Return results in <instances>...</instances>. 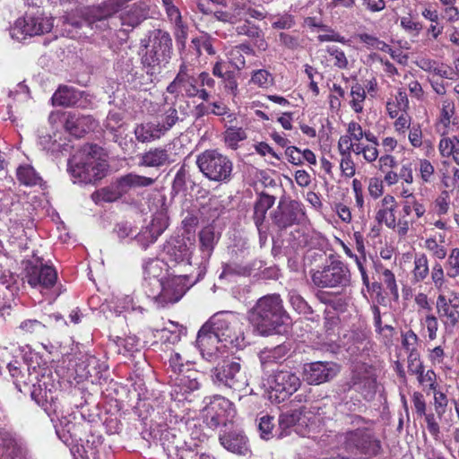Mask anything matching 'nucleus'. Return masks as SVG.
I'll use <instances>...</instances> for the list:
<instances>
[{
  "mask_svg": "<svg viewBox=\"0 0 459 459\" xmlns=\"http://www.w3.org/2000/svg\"><path fill=\"white\" fill-rule=\"evenodd\" d=\"M326 52L334 59L333 65L340 69L348 67V59L344 52L335 46L327 47Z\"/></svg>",
  "mask_w": 459,
  "mask_h": 459,
  "instance_id": "61",
  "label": "nucleus"
},
{
  "mask_svg": "<svg viewBox=\"0 0 459 459\" xmlns=\"http://www.w3.org/2000/svg\"><path fill=\"white\" fill-rule=\"evenodd\" d=\"M289 302L299 314L309 315L312 313L307 302L296 290L289 292Z\"/></svg>",
  "mask_w": 459,
  "mask_h": 459,
  "instance_id": "52",
  "label": "nucleus"
},
{
  "mask_svg": "<svg viewBox=\"0 0 459 459\" xmlns=\"http://www.w3.org/2000/svg\"><path fill=\"white\" fill-rule=\"evenodd\" d=\"M350 105L356 113H361L364 108V102L366 100L365 88L359 83H355L351 89Z\"/></svg>",
  "mask_w": 459,
  "mask_h": 459,
  "instance_id": "44",
  "label": "nucleus"
},
{
  "mask_svg": "<svg viewBox=\"0 0 459 459\" xmlns=\"http://www.w3.org/2000/svg\"><path fill=\"white\" fill-rule=\"evenodd\" d=\"M196 270V273L186 271L178 275H169L161 282H155L153 288L146 290L147 296L160 307L178 302L186 290L204 276V268L199 266Z\"/></svg>",
  "mask_w": 459,
  "mask_h": 459,
  "instance_id": "3",
  "label": "nucleus"
},
{
  "mask_svg": "<svg viewBox=\"0 0 459 459\" xmlns=\"http://www.w3.org/2000/svg\"><path fill=\"white\" fill-rule=\"evenodd\" d=\"M16 176L21 184L28 186H37L41 182V178L30 164L20 165Z\"/></svg>",
  "mask_w": 459,
  "mask_h": 459,
  "instance_id": "40",
  "label": "nucleus"
},
{
  "mask_svg": "<svg viewBox=\"0 0 459 459\" xmlns=\"http://www.w3.org/2000/svg\"><path fill=\"white\" fill-rule=\"evenodd\" d=\"M273 201L270 196L261 197L256 202L254 208V219L257 226L263 222L266 211L273 205Z\"/></svg>",
  "mask_w": 459,
  "mask_h": 459,
  "instance_id": "53",
  "label": "nucleus"
},
{
  "mask_svg": "<svg viewBox=\"0 0 459 459\" xmlns=\"http://www.w3.org/2000/svg\"><path fill=\"white\" fill-rule=\"evenodd\" d=\"M119 313L122 311H140L143 313V307L139 304V300H134V297L132 295H125L117 299V306Z\"/></svg>",
  "mask_w": 459,
  "mask_h": 459,
  "instance_id": "56",
  "label": "nucleus"
},
{
  "mask_svg": "<svg viewBox=\"0 0 459 459\" xmlns=\"http://www.w3.org/2000/svg\"><path fill=\"white\" fill-rule=\"evenodd\" d=\"M169 264L163 259H151L143 265V280L146 290L155 286V282H161L170 274L168 273Z\"/></svg>",
  "mask_w": 459,
  "mask_h": 459,
  "instance_id": "25",
  "label": "nucleus"
},
{
  "mask_svg": "<svg viewBox=\"0 0 459 459\" xmlns=\"http://www.w3.org/2000/svg\"><path fill=\"white\" fill-rule=\"evenodd\" d=\"M446 275L455 279L459 276V248H453L445 264Z\"/></svg>",
  "mask_w": 459,
  "mask_h": 459,
  "instance_id": "51",
  "label": "nucleus"
},
{
  "mask_svg": "<svg viewBox=\"0 0 459 459\" xmlns=\"http://www.w3.org/2000/svg\"><path fill=\"white\" fill-rule=\"evenodd\" d=\"M169 225V218L165 209H161L153 215L150 226L136 237L138 243L143 247H147L153 243L158 237L167 229Z\"/></svg>",
  "mask_w": 459,
  "mask_h": 459,
  "instance_id": "21",
  "label": "nucleus"
},
{
  "mask_svg": "<svg viewBox=\"0 0 459 459\" xmlns=\"http://www.w3.org/2000/svg\"><path fill=\"white\" fill-rule=\"evenodd\" d=\"M437 312L446 328H454L459 322V293L451 291L449 296L438 295Z\"/></svg>",
  "mask_w": 459,
  "mask_h": 459,
  "instance_id": "18",
  "label": "nucleus"
},
{
  "mask_svg": "<svg viewBox=\"0 0 459 459\" xmlns=\"http://www.w3.org/2000/svg\"><path fill=\"white\" fill-rule=\"evenodd\" d=\"M158 333L162 342L175 344L180 341L182 335L186 334V328L176 322L169 321L160 330H158Z\"/></svg>",
  "mask_w": 459,
  "mask_h": 459,
  "instance_id": "36",
  "label": "nucleus"
},
{
  "mask_svg": "<svg viewBox=\"0 0 459 459\" xmlns=\"http://www.w3.org/2000/svg\"><path fill=\"white\" fill-rule=\"evenodd\" d=\"M433 393V406L437 417L441 419L446 411L448 406V397L446 394L442 392L440 389L436 388L432 391Z\"/></svg>",
  "mask_w": 459,
  "mask_h": 459,
  "instance_id": "50",
  "label": "nucleus"
},
{
  "mask_svg": "<svg viewBox=\"0 0 459 459\" xmlns=\"http://www.w3.org/2000/svg\"><path fill=\"white\" fill-rule=\"evenodd\" d=\"M98 126L97 121L90 115H77L69 113L65 123V130L75 138L93 131Z\"/></svg>",
  "mask_w": 459,
  "mask_h": 459,
  "instance_id": "26",
  "label": "nucleus"
},
{
  "mask_svg": "<svg viewBox=\"0 0 459 459\" xmlns=\"http://www.w3.org/2000/svg\"><path fill=\"white\" fill-rule=\"evenodd\" d=\"M236 411L233 403L221 395L209 398L203 409L204 421L211 429H216L220 425H226L235 417Z\"/></svg>",
  "mask_w": 459,
  "mask_h": 459,
  "instance_id": "12",
  "label": "nucleus"
},
{
  "mask_svg": "<svg viewBox=\"0 0 459 459\" xmlns=\"http://www.w3.org/2000/svg\"><path fill=\"white\" fill-rule=\"evenodd\" d=\"M311 278L319 288L345 287L350 284L351 272L344 263L334 260L322 270L314 272Z\"/></svg>",
  "mask_w": 459,
  "mask_h": 459,
  "instance_id": "11",
  "label": "nucleus"
},
{
  "mask_svg": "<svg viewBox=\"0 0 459 459\" xmlns=\"http://www.w3.org/2000/svg\"><path fill=\"white\" fill-rule=\"evenodd\" d=\"M273 221L281 228L303 223L306 219L304 206L298 201L281 202L273 212Z\"/></svg>",
  "mask_w": 459,
  "mask_h": 459,
  "instance_id": "15",
  "label": "nucleus"
},
{
  "mask_svg": "<svg viewBox=\"0 0 459 459\" xmlns=\"http://www.w3.org/2000/svg\"><path fill=\"white\" fill-rule=\"evenodd\" d=\"M425 248L429 251L435 257L444 259L446 255V250L444 246L437 243L435 238H428L425 241Z\"/></svg>",
  "mask_w": 459,
  "mask_h": 459,
  "instance_id": "63",
  "label": "nucleus"
},
{
  "mask_svg": "<svg viewBox=\"0 0 459 459\" xmlns=\"http://www.w3.org/2000/svg\"><path fill=\"white\" fill-rule=\"evenodd\" d=\"M354 145H345V149H343V145H338L342 158L340 163V168L344 176L351 178L355 174V166L353 161L350 159V157L345 156V152H349Z\"/></svg>",
  "mask_w": 459,
  "mask_h": 459,
  "instance_id": "58",
  "label": "nucleus"
},
{
  "mask_svg": "<svg viewBox=\"0 0 459 459\" xmlns=\"http://www.w3.org/2000/svg\"><path fill=\"white\" fill-rule=\"evenodd\" d=\"M339 372V367L333 362L316 361L304 364L303 379L308 385H316L333 379Z\"/></svg>",
  "mask_w": 459,
  "mask_h": 459,
  "instance_id": "17",
  "label": "nucleus"
},
{
  "mask_svg": "<svg viewBox=\"0 0 459 459\" xmlns=\"http://www.w3.org/2000/svg\"><path fill=\"white\" fill-rule=\"evenodd\" d=\"M248 320L260 335L280 333L279 328L290 322L280 295L272 294L259 299L248 313Z\"/></svg>",
  "mask_w": 459,
  "mask_h": 459,
  "instance_id": "2",
  "label": "nucleus"
},
{
  "mask_svg": "<svg viewBox=\"0 0 459 459\" xmlns=\"http://www.w3.org/2000/svg\"><path fill=\"white\" fill-rule=\"evenodd\" d=\"M191 48L194 49L196 58L202 55L203 50L211 56L215 55L216 53L212 46V39L208 35H203L193 39L191 41Z\"/></svg>",
  "mask_w": 459,
  "mask_h": 459,
  "instance_id": "46",
  "label": "nucleus"
},
{
  "mask_svg": "<svg viewBox=\"0 0 459 459\" xmlns=\"http://www.w3.org/2000/svg\"><path fill=\"white\" fill-rule=\"evenodd\" d=\"M421 325L424 329H426L427 335L429 340L433 341L437 338L438 321L434 315H427L423 319H421Z\"/></svg>",
  "mask_w": 459,
  "mask_h": 459,
  "instance_id": "60",
  "label": "nucleus"
},
{
  "mask_svg": "<svg viewBox=\"0 0 459 459\" xmlns=\"http://www.w3.org/2000/svg\"><path fill=\"white\" fill-rule=\"evenodd\" d=\"M221 343L219 336L206 323L198 331L196 345L202 357L206 360H213L219 354L229 350L227 347H222Z\"/></svg>",
  "mask_w": 459,
  "mask_h": 459,
  "instance_id": "16",
  "label": "nucleus"
},
{
  "mask_svg": "<svg viewBox=\"0 0 459 459\" xmlns=\"http://www.w3.org/2000/svg\"><path fill=\"white\" fill-rule=\"evenodd\" d=\"M254 51L249 45L241 44L232 48L228 53L227 57L230 64L238 70H241L246 65L245 55H253Z\"/></svg>",
  "mask_w": 459,
  "mask_h": 459,
  "instance_id": "37",
  "label": "nucleus"
},
{
  "mask_svg": "<svg viewBox=\"0 0 459 459\" xmlns=\"http://www.w3.org/2000/svg\"><path fill=\"white\" fill-rule=\"evenodd\" d=\"M195 243L190 238L186 239L184 238H172L164 246V259H167L168 264L171 263L175 266L184 268V270H178L179 273L186 271L196 273L197 265L195 264V261H192Z\"/></svg>",
  "mask_w": 459,
  "mask_h": 459,
  "instance_id": "8",
  "label": "nucleus"
},
{
  "mask_svg": "<svg viewBox=\"0 0 459 459\" xmlns=\"http://www.w3.org/2000/svg\"><path fill=\"white\" fill-rule=\"evenodd\" d=\"M27 371L28 381L24 383L32 385L31 398L46 411L51 410L57 399V388L49 374H47V368L29 365Z\"/></svg>",
  "mask_w": 459,
  "mask_h": 459,
  "instance_id": "5",
  "label": "nucleus"
},
{
  "mask_svg": "<svg viewBox=\"0 0 459 459\" xmlns=\"http://www.w3.org/2000/svg\"><path fill=\"white\" fill-rule=\"evenodd\" d=\"M181 92L188 98H194L197 94V79L194 76L193 69L190 65L183 62L178 73Z\"/></svg>",
  "mask_w": 459,
  "mask_h": 459,
  "instance_id": "30",
  "label": "nucleus"
},
{
  "mask_svg": "<svg viewBox=\"0 0 459 459\" xmlns=\"http://www.w3.org/2000/svg\"><path fill=\"white\" fill-rule=\"evenodd\" d=\"M169 160L167 151L162 147H153L140 156V166L160 167Z\"/></svg>",
  "mask_w": 459,
  "mask_h": 459,
  "instance_id": "35",
  "label": "nucleus"
},
{
  "mask_svg": "<svg viewBox=\"0 0 459 459\" xmlns=\"http://www.w3.org/2000/svg\"><path fill=\"white\" fill-rule=\"evenodd\" d=\"M108 169L106 154L100 145H82L68 162L74 182L92 184L101 179Z\"/></svg>",
  "mask_w": 459,
  "mask_h": 459,
  "instance_id": "1",
  "label": "nucleus"
},
{
  "mask_svg": "<svg viewBox=\"0 0 459 459\" xmlns=\"http://www.w3.org/2000/svg\"><path fill=\"white\" fill-rule=\"evenodd\" d=\"M53 28L52 18L42 13L26 14L16 20L10 29V35L17 41H22L28 37H33L49 32Z\"/></svg>",
  "mask_w": 459,
  "mask_h": 459,
  "instance_id": "9",
  "label": "nucleus"
},
{
  "mask_svg": "<svg viewBox=\"0 0 459 459\" xmlns=\"http://www.w3.org/2000/svg\"><path fill=\"white\" fill-rule=\"evenodd\" d=\"M200 373L195 369L187 368L183 372L176 376H170V382L173 386V391L179 394L185 395L199 389L200 387Z\"/></svg>",
  "mask_w": 459,
  "mask_h": 459,
  "instance_id": "24",
  "label": "nucleus"
},
{
  "mask_svg": "<svg viewBox=\"0 0 459 459\" xmlns=\"http://www.w3.org/2000/svg\"><path fill=\"white\" fill-rule=\"evenodd\" d=\"M418 341L417 334L411 330L402 333V345L409 353L417 352Z\"/></svg>",
  "mask_w": 459,
  "mask_h": 459,
  "instance_id": "62",
  "label": "nucleus"
},
{
  "mask_svg": "<svg viewBox=\"0 0 459 459\" xmlns=\"http://www.w3.org/2000/svg\"><path fill=\"white\" fill-rule=\"evenodd\" d=\"M289 348L285 344L278 345L271 349H264L260 353V361L262 364L269 362H277L282 359L288 353Z\"/></svg>",
  "mask_w": 459,
  "mask_h": 459,
  "instance_id": "43",
  "label": "nucleus"
},
{
  "mask_svg": "<svg viewBox=\"0 0 459 459\" xmlns=\"http://www.w3.org/2000/svg\"><path fill=\"white\" fill-rule=\"evenodd\" d=\"M136 139L142 143L158 140L162 134V128L159 125L146 123L138 126L134 129Z\"/></svg>",
  "mask_w": 459,
  "mask_h": 459,
  "instance_id": "38",
  "label": "nucleus"
},
{
  "mask_svg": "<svg viewBox=\"0 0 459 459\" xmlns=\"http://www.w3.org/2000/svg\"><path fill=\"white\" fill-rule=\"evenodd\" d=\"M26 278L32 288L48 290L56 282L57 273L52 266L31 265L27 268Z\"/></svg>",
  "mask_w": 459,
  "mask_h": 459,
  "instance_id": "19",
  "label": "nucleus"
},
{
  "mask_svg": "<svg viewBox=\"0 0 459 459\" xmlns=\"http://www.w3.org/2000/svg\"><path fill=\"white\" fill-rule=\"evenodd\" d=\"M368 191L374 199L379 198L384 193V182L379 178H370L368 184Z\"/></svg>",
  "mask_w": 459,
  "mask_h": 459,
  "instance_id": "64",
  "label": "nucleus"
},
{
  "mask_svg": "<svg viewBox=\"0 0 459 459\" xmlns=\"http://www.w3.org/2000/svg\"><path fill=\"white\" fill-rule=\"evenodd\" d=\"M307 419L305 415L302 416V412L299 410L281 413L278 420V437L282 438L290 435L292 432L304 435L302 428L303 425L306 424Z\"/></svg>",
  "mask_w": 459,
  "mask_h": 459,
  "instance_id": "22",
  "label": "nucleus"
},
{
  "mask_svg": "<svg viewBox=\"0 0 459 459\" xmlns=\"http://www.w3.org/2000/svg\"><path fill=\"white\" fill-rule=\"evenodd\" d=\"M416 65L425 72L433 73L441 78L454 79V71L444 64H438L429 57H419L415 61Z\"/></svg>",
  "mask_w": 459,
  "mask_h": 459,
  "instance_id": "33",
  "label": "nucleus"
},
{
  "mask_svg": "<svg viewBox=\"0 0 459 459\" xmlns=\"http://www.w3.org/2000/svg\"><path fill=\"white\" fill-rule=\"evenodd\" d=\"M19 330L24 335L38 337L46 333L47 325L44 320L25 319L21 322Z\"/></svg>",
  "mask_w": 459,
  "mask_h": 459,
  "instance_id": "42",
  "label": "nucleus"
},
{
  "mask_svg": "<svg viewBox=\"0 0 459 459\" xmlns=\"http://www.w3.org/2000/svg\"><path fill=\"white\" fill-rule=\"evenodd\" d=\"M363 137H365L368 142L375 143L376 141L373 134L369 132H363L361 126L358 123L351 122L349 124L347 135L341 137L338 143H347L348 141L359 142Z\"/></svg>",
  "mask_w": 459,
  "mask_h": 459,
  "instance_id": "39",
  "label": "nucleus"
},
{
  "mask_svg": "<svg viewBox=\"0 0 459 459\" xmlns=\"http://www.w3.org/2000/svg\"><path fill=\"white\" fill-rule=\"evenodd\" d=\"M0 459H27L23 444L6 430H0Z\"/></svg>",
  "mask_w": 459,
  "mask_h": 459,
  "instance_id": "23",
  "label": "nucleus"
},
{
  "mask_svg": "<svg viewBox=\"0 0 459 459\" xmlns=\"http://www.w3.org/2000/svg\"><path fill=\"white\" fill-rule=\"evenodd\" d=\"M191 362L192 358L187 354L182 355L179 352H175L172 354L169 359V366L173 372L172 376H176L177 373L179 374L186 370L187 368L186 366H188V364Z\"/></svg>",
  "mask_w": 459,
  "mask_h": 459,
  "instance_id": "49",
  "label": "nucleus"
},
{
  "mask_svg": "<svg viewBox=\"0 0 459 459\" xmlns=\"http://www.w3.org/2000/svg\"><path fill=\"white\" fill-rule=\"evenodd\" d=\"M81 99V92L73 87L60 86L53 94L51 100L55 106L69 107L75 105Z\"/></svg>",
  "mask_w": 459,
  "mask_h": 459,
  "instance_id": "32",
  "label": "nucleus"
},
{
  "mask_svg": "<svg viewBox=\"0 0 459 459\" xmlns=\"http://www.w3.org/2000/svg\"><path fill=\"white\" fill-rule=\"evenodd\" d=\"M268 397L273 403H280L289 399L301 385L299 377L291 369L274 371L267 379Z\"/></svg>",
  "mask_w": 459,
  "mask_h": 459,
  "instance_id": "7",
  "label": "nucleus"
},
{
  "mask_svg": "<svg viewBox=\"0 0 459 459\" xmlns=\"http://www.w3.org/2000/svg\"><path fill=\"white\" fill-rule=\"evenodd\" d=\"M426 212L423 204L420 203L416 198L405 200L403 203V212L404 216H411L412 212L415 213L417 219L421 218Z\"/></svg>",
  "mask_w": 459,
  "mask_h": 459,
  "instance_id": "55",
  "label": "nucleus"
},
{
  "mask_svg": "<svg viewBox=\"0 0 459 459\" xmlns=\"http://www.w3.org/2000/svg\"><path fill=\"white\" fill-rule=\"evenodd\" d=\"M200 170L211 180L227 179L232 171L231 161L214 150L205 151L197 157Z\"/></svg>",
  "mask_w": 459,
  "mask_h": 459,
  "instance_id": "10",
  "label": "nucleus"
},
{
  "mask_svg": "<svg viewBox=\"0 0 459 459\" xmlns=\"http://www.w3.org/2000/svg\"><path fill=\"white\" fill-rule=\"evenodd\" d=\"M455 102L451 99H444L441 101L439 116L437 120L456 119Z\"/></svg>",
  "mask_w": 459,
  "mask_h": 459,
  "instance_id": "59",
  "label": "nucleus"
},
{
  "mask_svg": "<svg viewBox=\"0 0 459 459\" xmlns=\"http://www.w3.org/2000/svg\"><path fill=\"white\" fill-rule=\"evenodd\" d=\"M214 383L237 391H242L248 385L247 369L238 361H228L215 368L212 375Z\"/></svg>",
  "mask_w": 459,
  "mask_h": 459,
  "instance_id": "13",
  "label": "nucleus"
},
{
  "mask_svg": "<svg viewBox=\"0 0 459 459\" xmlns=\"http://www.w3.org/2000/svg\"><path fill=\"white\" fill-rule=\"evenodd\" d=\"M199 238L203 255L201 261H197V259L195 258V264L197 265V268H199V266L204 268V274L205 264L208 261L209 257L211 256L212 251L218 239V236L215 233L214 228L209 225L201 230L199 234Z\"/></svg>",
  "mask_w": 459,
  "mask_h": 459,
  "instance_id": "29",
  "label": "nucleus"
},
{
  "mask_svg": "<svg viewBox=\"0 0 459 459\" xmlns=\"http://www.w3.org/2000/svg\"><path fill=\"white\" fill-rule=\"evenodd\" d=\"M340 441L343 443L347 450L351 452L356 450L369 456L378 455L381 449L380 441L368 429L347 432L340 436Z\"/></svg>",
  "mask_w": 459,
  "mask_h": 459,
  "instance_id": "14",
  "label": "nucleus"
},
{
  "mask_svg": "<svg viewBox=\"0 0 459 459\" xmlns=\"http://www.w3.org/2000/svg\"><path fill=\"white\" fill-rule=\"evenodd\" d=\"M436 130L442 137L439 143H459L458 119L437 120Z\"/></svg>",
  "mask_w": 459,
  "mask_h": 459,
  "instance_id": "31",
  "label": "nucleus"
},
{
  "mask_svg": "<svg viewBox=\"0 0 459 459\" xmlns=\"http://www.w3.org/2000/svg\"><path fill=\"white\" fill-rule=\"evenodd\" d=\"M251 269L248 266H244L238 264H226L223 267L220 279H226L229 281H233L238 276L249 275Z\"/></svg>",
  "mask_w": 459,
  "mask_h": 459,
  "instance_id": "45",
  "label": "nucleus"
},
{
  "mask_svg": "<svg viewBox=\"0 0 459 459\" xmlns=\"http://www.w3.org/2000/svg\"><path fill=\"white\" fill-rule=\"evenodd\" d=\"M221 444L227 450L238 454L246 455L249 451L247 437L241 430L235 429L220 437Z\"/></svg>",
  "mask_w": 459,
  "mask_h": 459,
  "instance_id": "28",
  "label": "nucleus"
},
{
  "mask_svg": "<svg viewBox=\"0 0 459 459\" xmlns=\"http://www.w3.org/2000/svg\"><path fill=\"white\" fill-rule=\"evenodd\" d=\"M172 53V39L166 31L158 30L151 40L150 49L143 55L142 61L148 68V74L160 73L169 61Z\"/></svg>",
  "mask_w": 459,
  "mask_h": 459,
  "instance_id": "6",
  "label": "nucleus"
},
{
  "mask_svg": "<svg viewBox=\"0 0 459 459\" xmlns=\"http://www.w3.org/2000/svg\"><path fill=\"white\" fill-rule=\"evenodd\" d=\"M146 18V13L140 6L134 4L128 10L124 12L121 16L122 25L136 27Z\"/></svg>",
  "mask_w": 459,
  "mask_h": 459,
  "instance_id": "41",
  "label": "nucleus"
},
{
  "mask_svg": "<svg viewBox=\"0 0 459 459\" xmlns=\"http://www.w3.org/2000/svg\"><path fill=\"white\" fill-rule=\"evenodd\" d=\"M206 324L221 339V345L230 349H242L246 339L241 317L231 311H221L214 314Z\"/></svg>",
  "mask_w": 459,
  "mask_h": 459,
  "instance_id": "4",
  "label": "nucleus"
},
{
  "mask_svg": "<svg viewBox=\"0 0 459 459\" xmlns=\"http://www.w3.org/2000/svg\"><path fill=\"white\" fill-rule=\"evenodd\" d=\"M411 402L414 411L419 417H424L426 427L429 433L435 438L438 439L440 437V426L437 414L433 412H427V402L424 395L420 392H414L411 395Z\"/></svg>",
  "mask_w": 459,
  "mask_h": 459,
  "instance_id": "20",
  "label": "nucleus"
},
{
  "mask_svg": "<svg viewBox=\"0 0 459 459\" xmlns=\"http://www.w3.org/2000/svg\"><path fill=\"white\" fill-rule=\"evenodd\" d=\"M379 273L380 280L384 284H385L386 289L390 291L391 295L397 299L399 298V291L394 274L387 268H381Z\"/></svg>",
  "mask_w": 459,
  "mask_h": 459,
  "instance_id": "54",
  "label": "nucleus"
},
{
  "mask_svg": "<svg viewBox=\"0 0 459 459\" xmlns=\"http://www.w3.org/2000/svg\"><path fill=\"white\" fill-rule=\"evenodd\" d=\"M153 183L154 179L151 178L133 173L123 176L117 180V187L123 195L126 194L132 188L149 186Z\"/></svg>",
  "mask_w": 459,
  "mask_h": 459,
  "instance_id": "34",
  "label": "nucleus"
},
{
  "mask_svg": "<svg viewBox=\"0 0 459 459\" xmlns=\"http://www.w3.org/2000/svg\"><path fill=\"white\" fill-rule=\"evenodd\" d=\"M419 384L423 387V390L429 394L438 387L437 374L432 369L422 370L416 375Z\"/></svg>",
  "mask_w": 459,
  "mask_h": 459,
  "instance_id": "48",
  "label": "nucleus"
},
{
  "mask_svg": "<svg viewBox=\"0 0 459 459\" xmlns=\"http://www.w3.org/2000/svg\"><path fill=\"white\" fill-rule=\"evenodd\" d=\"M414 267L412 270L413 278L416 281H421L429 273V261L424 254L417 255L414 258Z\"/></svg>",
  "mask_w": 459,
  "mask_h": 459,
  "instance_id": "47",
  "label": "nucleus"
},
{
  "mask_svg": "<svg viewBox=\"0 0 459 459\" xmlns=\"http://www.w3.org/2000/svg\"><path fill=\"white\" fill-rule=\"evenodd\" d=\"M251 82L260 88L267 89L273 83V75L264 69H259L253 73L251 76Z\"/></svg>",
  "mask_w": 459,
  "mask_h": 459,
  "instance_id": "57",
  "label": "nucleus"
},
{
  "mask_svg": "<svg viewBox=\"0 0 459 459\" xmlns=\"http://www.w3.org/2000/svg\"><path fill=\"white\" fill-rule=\"evenodd\" d=\"M397 203L391 195H385L378 204L376 212V221L384 223L389 229H394L396 226L395 210Z\"/></svg>",
  "mask_w": 459,
  "mask_h": 459,
  "instance_id": "27",
  "label": "nucleus"
}]
</instances>
